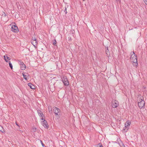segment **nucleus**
Segmentation results:
<instances>
[{
  "label": "nucleus",
  "mask_w": 147,
  "mask_h": 147,
  "mask_svg": "<svg viewBox=\"0 0 147 147\" xmlns=\"http://www.w3.org/2000/svg\"><path fill=\"white\" fill-rule=\"evenodd\" d=\"M130 54L131 55L130 60L134 63V64H133V65L135 66H137L138 63H137L136 55L134 53V52L132 51L131 52Z\"/></svg>",
  "instance_id": "nucleus-1"
},
{
  "label": "nucleus",
  "mask_w": 147,
  "mask_h": 147,
  "mask_svg": "<svg viewBox=\"0 0 147 147\" xmlns=\"http://www.w3.org/2000/svg\"><path fill=\"white\" fill-rule=\"evenodd\" d=\"M53 110L54 113L55 114L56 116L57 117H59V113L60 111V110L56 107H53Z\"/></svg>",
  "instance_id": "nucleus-2"
},
{
  "label": "nucleus",
  "mask_w": 147,
  "mask_h": 147,
  "mask_svg": "<svg viewBox=\"0 0 147 147\" xmlns=\"http://www.w3.org/2000/svg\"><path fill=\"white\" fill-rule=\"evenodd\" d=\"M11 29L12 31L15 32H17L19 31L18 27L16 25H13L12 26Z\"/></svg>",
  "instance_id": "nucleus-3"
},
{
  "label": "nucleus",
  "mask_w": 147,
  "mask_h": 147,
  "mask_svg": "<svg viewBox=\"0 0 147 147\" xmlns=\"http://www.w3.org/2000/svg\"><path fill=\"white\" fill-rule=\"evenodd\" d=\"M113 105L112 106L113 108H115L117 107L119 105V102L116 100H114L112 102Z\"/></svg>",
  "instance_id": "nucleus-4"
},
{
  "label": "nucleus",
  "mask_w": 147,
  "mask_h": 147,
  "mask_svg": "<svg viewBox=\"0 0 147 147\" xmlns=\"http://www.w3.org/2000/svg\"><path fill=\"white\" fill-rule=\"evenodd\" d=\"M42 124L46 128H48L49 127V125L47 121L45 120H44L42 122Z\"/></svg>",
  "instance_id": "nucleus-5"
},
{
  "label": "nucleus",
  "mask_w": 147,
  "mask_h": 147,
  "mask_svg": "<svg viewBox=\"0 0 147 147\" xmlns=\"http://www.w3.org/2000/svg\"><path fill=\"white\" fill-rule=\"evenodd\" d=\"M131 123L130 121L129 120H128L126 121V122L125 124V127L126 128H127V130H128V129L129 128V126H130Z\"/></svg>",
  "instance_id": "nucleus-6"
},
{
  "label": "nucleus",
  "mask_w": 147,
  "mask_h": 147,
  "mask_svg": "<svg viewBox=\"0 0 147 147\" xmlns=\"http://www.w3.org/2000/svg\"><path fill=\"white\" fill-rule=\"evenodd\" d=\"M138 105L139 107L140 108H142L145 105V102L144 101H142V102H138Z\"/></svg>",
  "instance_id": "nucleus-7"
},
{
  "label": "nucleus",
  "mask_w": 147,
  "mask_h": 147,
  "mask_svg": "<svg viewBox=\"0 0 147 147\" xmlns=\"http://www.w3.org/2000/svg\"><path fill=\"white\" fill-rule=\"evenodd\" d=\"M63 82L65 86H68L69 85V82L68 80L67 79L65 80L64 79L63 80L62 79Z\"/></svg>",
  "instance_id": "nucleus-8"
},
{
  "label": "nucleus",
  "mask_w": 147,
  "mask_h": 147,
  "mask_svg": "<svg viewBox=\"0 0 147 147\" xmlns=\"http://www.w3.org/2000/svg\"><path fill=\"white\" fill-rule=\"evenodd\" d=\"M105 51L106 53V54L107 55V56L109 57L110 55V52H109V51L108 49V47H107L105 49Z\"/></svg>",
  "instance_id": "nucleus-9"
},
{
  "label": "nucleus",
  "mask_w": 147,
  "mask_h": 147,
  "mask_svg": "<svg viewBox=\"0 0 147 147\" xmlns=\"http://www.w3.org/2000/svg\"><path fill=\"white\" fill-rule=\"evenodd\" d=\"M4 59L5 61L6 62H8L9 60H10V59L9 57L7 55H6L4 56Z\"/></svg>",
  "instance_id": "nucleus-10"
},
{
  "label": "nucleus",
  "mask_w": 147,
  "mask_h": 147,
  "mask_svg": "<svg viewBox=\"0 0 147 147\" xmlns=\"http://www.w3.org/2000/svg\"><path fill=\"white\" fill-rule=\"evenodd\" d=\"M28 86H29L31 89H34L35 88V86L32 85L31 83H29L28 84Z\"/></svg>",
  "instance_id": "nucleus-11"
},
{
  "label": "nucleus",
  "mask_w": 147,
  "mask_h": 147,
  "mask_svg": "<svg viewBox=\"0 0 147 147\" xmlns=\"http://www.w3.org/2000/svg\"><path fill=\"white\" fill-rule=\"evenodd\" d=\"M20 67L21 69L22 70H24L26 68V66L25 64H23L22 65H21L20 66Z\"/></svg>",
  "instance_id": "nucleus-12"
},
{
  "label": "nucleus",
  "mask_w": 147,
  "mask_h": 147,
  "mask_svg": "<svg viewBox=\"0 0 147 147\" xmlns=\"http://www.w3.org/2000/svg\"><path fill=\"white\" fill-rule=\"evenodd\" d=\"M38 113L39 116H42L43 115L42 112L40 110H38L37 111Z\"/></svg>",
  "instance_id": "nucleus-13"
},
{
  "label": "nucleus",
  "mask_w": 147,
  "mask_h": 147,
  "mask_svg": "<svg viewBox=\"0 0 147 147\" xmlns=\"http://www.w3.org/2000/svg\"><path fill=\"white\" fill-rule=\"evenodd\" d=\"M0 131L3 133H5V131L3 129V127L0 125Z\"/></svg>",
  "instance_id": "nucleus-14"
},
{
  "label": "nucleus",
  "mask_w": 147,
  "mask_h": 147,
  "mask_svg": "<svg viewBox=\"0 0 147 147\" xmlns=\"http://www.w3.org/2000/svg\"><path fill=\"white\" fill-rule=\"evenodd\" d=\"M31 42L32 44H33L34 46L35 45H36L37 44V42L36 40L31 41Z\"/></svg>",
  "instance_id": "nucleus-15"
},
{
  "label": "nucleus",
  "mask_w": 147,
  "mask_h": 147,
  "mask_svg": "<svg viewBox=\"0 0 147 147\" xmlns=\"http://www.w3.org/2000/svg\"><path fill=\"white\" fill-rule=\"evenodd\" d=\"M53 44L55 46L57 45V42L55 39L54 40H53Z\"/></svg>",
  "instance_id": "nucleus-16"
},
{
  "label": "nucleus",
  "mask_w": 147,
  "mask_h": 147,
  "mask_svg": "<svg viewBox=\"0 0 147 147\" xmlns=\"http://www.w3.org/2000/svg\"><path fill=\"white\" fill-rule=\"evenodd\" d=\"M18 63L20 65V66L21 65H23V64H24V63L23 62L21 61V60H18Z\"/></svg>",
  "instance_id": "nucleus-17"
},
{
  "label": "nucleus",
  "mask_w": 147,
  "mask_h": 147,
  "mask_svg": "<svg viewBox=\"0 0 147 147\" xmlns=\"http://www.w3.org/2000/svg\"><path fill=\"white\" fill-rule=\"evenodd\" d=\"M22 75H23V77H24V78L25 79V80H27V75H25L24 74V73H22Z\"/></svg>",
  "instance_id": "nucleus-18"
},
{
  "label": "nucleus",
  "mask_w": 147,
  "mask_h": 147,
  "mask_svg": "<svg viewBox=\"0 0 147 147\" xmlns=\"http://www.w3.org/2000/svg\"><path fill=\"white\" fill-rule=\"evenodd\" d=\"M9 66L10 67L11 69H12L13 68V66L12 65V64L11 63V62L10 61H9Z\"/></svg>",
  "instance_id": "nucleus-19"
},
{
  "label": "nucleus",
  "mask_w": 147,
  "mask_h": 147,
  "mask_svg": "<svg viewBox=\"0 0 147 147\" xmlns=\"http://www.w3.org/2000/svg\"><path fill=\"white\" fill-rule=\"evenodd\" d=\"M96 147H103L101 144L99 143L96 146Z\"/></svg>",
  "instance_id": "nucleus-20"
},
{
  "label": "nucleus",
  "mask_w": 147,
  "mask_h": 147,
  "mask_svg": "<svg viewBox=\"0 0 147 147\" xmlns=\"http://www.w3.org/2000/svg\"><path fill=\"white\" fill-rule=\"evenodd\" d=\"M36 40V38H35V37L34 36V37L33 36H32V40L31 41H33V40Z\"/></svg>",
  "instance_id": "nucleus-21"
},
{
  "label": "nucleus",
  "mask_w": 147,
  "mask_h": 147,
  "mask_svg": "<svg viewBox=\"0 0 147 147\" xmlns=\"http://www.w3.org/2000/svg\"><path fill=\"white\" fill-rule=\"evenodd\" d=\"M142 101H144L143 98L139 99L138 100V102H142Z\"/></svg>",
  "instance_id": "nucleus-22"
},
{
  "label": "nucleus",
  "mask_w": 147,
  "mask_h": 147,
  "mask_svg": "<svg viewBox=\"0 0 147 147\" xmlns=\"http://www.w3.org/2000/svg\"><path fill=\"white\" fill-rule=\"evenodd\" d=\"M68 41L69 42H71V37H69L68 38Z\"/></svg>",
  "instance_id": "nucleus-23"
},
{
  "label": "nucleus",
  "mask_w": 147,
  "mask_h": 147,
  "mask_svg": "<svg viewBox=\"0 0 147 147\" xmlns=\"http://www.w3.org/2000/svg\"><path fill=\"white\" fill-rule=\"evenodd\" d=\"M36 128H33L32 129V130L33 131H36Z\"/></svg>",
  "instance_id": "nucleus-24"
},
{
  "label": "nucleus",
  "mask_w": 147,
  "mask_h": 147,
  "mask_svg": "<svg viewBox=\"0 0 147 147\" xmlns=\"http://www.w3.org/2000/svg\"><path fill=\"white\" fill-rule=\"evenodd\" d=\"M40 142H41V144L42 146L44 147L45 146L44 144L42 142V141L41 140H40Z\"/></svg>",
  "instance_id": "nucleus-25"
},
{
  "label": "nucleus",
  "mask_w": 147,
  "mask_h": 147,
  "mask_svg": "<svg viewBox=\"0 0 147 147\" xmlns=\"http://www.w3.org/2000/svg\"><path fill=\"white\" fill-rule=\"evenodd\" d=\"M41 117H42V118L41 119L42 120H43L45 118V116H44L43 115Z\"/></svg>",
  "instance_id": "nucleus-26"
},
{
  "label": "nucleus",
  "mask_w": 147,
  "mask_h": 147,
  "mask_svg": "<svg viewBox=\"0 0 147 147\" xmlns=\"http://www.w3.org/2000/svg\"><path fill=\"white\" fill-rule=\"evenodd\" d=\"M64 12L65 13V14H66L67 13V11H66V8L65 7V10H64Z\"/></svg>",
  "instance_id": "nucleus-27"
},
{
  "label": "nucleus",
  "mask_w": 147,
  "mask_h": 147,
  "mask_svg": "<svg viewBox=\"0 0 147 147\" xmlns=\"http://www.w3.org/2000/svg\"><path fill=\"white\" fill-rule=\"evenodd\" d=\"M144 2L145 4L147 5V0H144Z\"/></svg>",
  "instance_id": "nucleus-28"
},
{
  "label": "nucleus",
  "mask_w": 147,
  "mask_h": 147,
  "mask_svg": "<svg viewBox=\"0 0 147 147\" xmlns=\"http://www.w3.org/2000/svg\"><path fill=\"white\" fill-rule=\"evenodd\" d=\"M58 63H59V62H57V61L55 63L56 65H57V66H58Z\"/></svg>",
  "instance_id": "nucleus-29"
},
{
  "label": "nucleus",
  "mask_w": 147,
  "mask_h": 147,
  "mask_svg": "<svg viewBox=\"0 0 147 147\" xmlns=\"http://www.w3.org/2000/svg\"><path fill=\"white\" fill-rule=\"evenodd\" d=\"M115 1L117 2H119V3H120L121 0H115Z\"/></svg>",
  "instance_id": "nucleus-30"
},
{
  "label": "nucleus",
  "mask_w": 147,
  "mask_h": 147,
  "mask_svg": "<svg viewBox=\"0 0 147 147\" xmlns=\"http://www.w3.org/2000/svg\"><path fill=\"white\" fill-rule=\"evenodd\" d=\"M16 125L18 126L19 127H20L18 125V124L16 122Z\"/></svg>",
  "instance_id": "nucleus-31"
},
{
  "label": "nucleus",
  "mask_w": 147,
  "mask_h": 147,
  "mask_svg": "<svg viewBox=\"0 0 147 147\" xmlns=\"http://www.w3.org/2000/svg\"><path fill=\"white\" fill-rule=\"evenodd\" d=\"M86 0H83V1H85Z\"/></svg>",
  "instance_id": "nucleus-32"
}]
</instances>
